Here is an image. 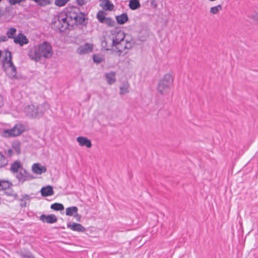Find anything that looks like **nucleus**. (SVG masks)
Instances as JSON below:
<instances>
[{
    "label": "nucleus",
    "instance_id": "bb28decb",
    "mask_svg": "<svg viewBox=\"0 0 258 258\" xmlns=\"http://www.w3.org/2000/svg\"><path fill=\"white\" fill-rule=\"evenodd\" d=\"M50 208L55 211H61L64 209V206L62 204L55 203L51 205Z\"/></svg>",
    "mask_w": 258,
    "mask_h": 258
},
{
    "label": "nucleus",
    "instance_id": "37998d69",
    "mask_svg": "<svg viewBox=\"0 0 258 258\" xmlns=\"http://www.w3.org/2000/svg\"><path fill=\"white\" fill-rule=\"evenodd\" d=\"M8 40V38L5 36H0V43L2 42H5Z\"/></svg>",
    "mask_w": 258,
    "mask_h": 258
},
{
    "label": "nucleus",
    "instance_id": "9d476101",
    "mask_svg": "<svg viewBox=\"0 0 258 258\" xmlns=\"http://www.w3.org/2000/svg\"><path fill=\"white\" fill-rule=\"evenodd\" d=\"M39 219L44 223L49 224L54 223L57 221V217L54 214H50L48 215L42 214L40 216Z\"/></svg>",
    "mask_w": 258,
    "mask_h": 258
},
{
    "label": "nucleus",
    "instance_id": "a878e982",
    "mask_svg": "<svg viewBox=\"0 0 258 258\" xmlns=\"http://www.w3.org/2000/svg\"><path fill=\"white\" fill-rule=\"evenodd\" d=\"M16 31L17 30L15 28H10L8 29L6 34L8 38L14 39V38L15 37V35H16Z\"/></svg>",
    "mask_w": 258,
    "mask_h": 258
},
{
    "label": "nucleus",
    "instance_id": "f257e3e1",
    "mask_svg": "<svg viewBox=\"0 0 258 258\" xmlns=\"http://www.w3.org/2000/svg\"><path fill=\"white\" fill-rule=\"evenodd\" d=\"M53 54L52 46L47 41H44L37 46L34 47L29 51L28 54L29 58L36 62L40 61L42 57L49 59Z\"/></svg>",
    "mask_w": 258,
    "mask_h": 258
},
{
    "label": "nucleus",
    "instance_id": "2eb2a0df",
    "mask_svg": "<svg viewBox=\"0 0 258 258\" xmlns=\"http://www.w3.org/2000/svg\"><path fill=\"white\" fill-rule=\"evenodd\" d=\"M116 20L118 24L123 25L128 20V18L126 13H122L120 15L115 16Z\"/></svg>",
    "mask_w": 258,
    "mask_h": 258
},
{
    "label": "nucleus",
    "instance_id": "20e7f679",
    "mask_svg": "<svg viewBox=\"0 0 258 258\" xmlns=\"http://www.w3.org/2000/svg\"><path fill=\"white\" fill-rule=\"evenodd\" d=\"M12 56L11 51H5V57L3 61V66L8 76L10 78H14L17 76V70L12 61Z\"/></svg>",
    "mask_w": 258,
    "mask_h": 258
},
{
    "label": "nucleus",
    "instance_id": "c756f323",
    "mask_svg": "<svg viewBox=\"0 0 258 258\" xmlns=\"http://www.w3.org/2000/svg\"><path fill=\"white\" fill-rule=\"evenodd\" d=\"M222 10V7L221 5L211 7L210 9V13L213 14H217L220 11Z\"/></svg>",
    "mask_w": 258,
    "mask_h": 258
},
{
    "label": "nucleus",
    "instance_id": "412c9836",
    "mask_svg": "<svg viewBox=\"0 0 258 258\" xmlns=\"http://www.w3.org/2000/svg\"><path fill=\"white\" fill-rule=\"evenodd\" d=\"M124 46V42H117V43L112 44V46L115 47L116 51L118 52L119 55L122 53L125 48H123Z\"/></svg>",
    "mask_w": 258,
    "mask_h": 258
},
{
    "label": "nucleus",
    "instance_id": "f3484780",
    "mask_svg": "<svg viewBox=\"0 0 258 258\" xmlns=\"http://www.w3.org/2000/svg\"><path fill=\"white\" fill-rule=\"evenodd\" d=\"M23 168L22 165L20 162L18 161H15L13 163H12L11 165L10 170L13 173H17L21 170V169Z\"/></svg>",
    "mask_w": 258,
    "mask_h": 258
},
{
    "label": "nucleus",
    "instance_id": "0eeeda50",
    "mask_svg": "<svg viewBox=\"0 0 258 258\" xmlns=\"http://www.w3.org/2000/svg\"><path fill=\"white\" fill-rule=\"evenodd\" d=\"M24 131V127L22 124H17L12 129L4 130L3 136L6 138L16 137L22 134Z\"/></svg>",
    "mask_w": 258,
    "mask_h": 258
},
{
    "label": "nucleus",
    "instance_id": "cd10ccee",
    "mask_svg": "<svg viewBox=\"0 0 258 258\" xmlns=\"http://www.w3.org/2000/svg\"><path fill=\"white\" fill-rule=\"evenodd\" d=\"M96 17L100 23H103L106 18L105 16V13L102 11H99L96 15Z\"/></svg>",
    "mask_w": 258,
    "mask_h": 258
},
{
    "label": "nucleus",
    "instance_id": "7ed1b4c3",
    "mask_svg": "<svg viewBox=\"0 0 258 258\" xmlns=\"http://www.w3.org/2000/svg\"><path fill=\"white\" fill-rule=\"evenodd\" d=\"M70 21L69 18L68 10H67L66 12L60 13L58 15L57 20L53 22V25L56 31L63 32L67 30L70 29V28H73Z\"/></svg>",
    "mask_w": 258,
    "mask_h": 258
},
{
    "label": "nucleus",
    "instance_id": "49530a36",
    "mask_svg": "<svg viewBox=\"0 0 258 258\" xmlns=\"http://www.w3.org/2000/svg\"><path fill=\"white\" fill-rule=\"evenodd\" d=\"M21 206L22 207H26V203H24V204H21Z\"/></svg>",
    "mask_w": 258,
    "mask_h": 258
},
{
    "label": "nucleus",
    "instance_id": "b1692460",
    "mask_svg": "<svg viewBox=\"0 0 258 258\" xmlns=\"http://www.w3.org/2000/svg\"><path fill=\"white\" fill-rule=\"evenodd\" d=\"M92 47L88 43H86L84 46L81 47L78 49L80 54H85L88 52L89 50H91Z\"/></svg>",
    "mask_w": 258,
    "mask_h": 258
},
{
    "label": "nucleus",
    "instance_id": "c9c22d12",
    "mask_svg": "<svg viewBox=\"0 0 258 258\" xmlns=\"http://www.w3.org/2000/svg\"><path fill=\"white\" fill-rule=\"evenodd\" d=\"M70 0H55L54 4L56 6L62 7L64 6Z\"/></svg>",
    "mask_w": 258,
    "mask_h": 258
},
{
    "label": "nucleus",
    "instance_id": "6e6552de",
    "mask_svg": "<svg viewBox=\"0 0 258 258\" xmlns=\"http://www.w3.org/2000/svg\"><path fill=\"white\" fill-rule=\"evenodd\" d=\"M16 175L18 180L22 182L33 178V176L30 175L24 168L21 169Z\"/></svg>",
    "mask_w": 258,
    "mask_h": 258
},
{
    "label": "nucleus",
    "instance_id": "72a5a7b5",
    "mask_svg": "<svg viewBox=\"0 0 258 258\" xmlns=\"http://www.w3.org/2000/svg\"><path fill=\"white\" fill-rule=\"evenodd\" d=\"M103 60V57L100 54H95L93 56V61L97 63H100Z\"/></svg>",
    "mask_w": 258,
    "mask_h": 258
},
{
    "label": "nucleus",
    "instance_id": "f704fd0d",
    "mask_svg": "<svg viewBox=\"0 0 258 258\" xmlns=\"http://www.w3.org/2000/svg\"><path fill=\"white\" fill-rule=\"evenodd\" d=\"M21 258H36L31 252H28L27 253L21 252L19 253Z\"/></svg>",
    "mask_w": 258,
    "mask_h": 258
},
{
    "label": "nucleus",
    "instance_id": "09e8293b",
    "mask_svg": "<svg viewBox=\"0 0 258 258\" xmlns=\"http://www.w3.org/2000/svg\"><path fill=\"white\" fill-rule=\"evenodd\" d=\"M2 0H0V2L2 1Z\"/></svg>",
    "mask_w": 258,
    "mask_h": 258
},
{
    "label": "nucleus",
    "instance_id": "4468645a",
    "mask_svg": "<svg viewBox=\"0 0 258 258\" xmlns=\"http://www.w3.org/2000/svg\"><path fill=\"white\" fill-rule=\"evenodd\" d=\"M40 192L43 197L52 196L54 192L52 186L51 185L42 187L40 190Z\"/></svg>",
    "mask_w": 258,
    "mask_h": 258
},
{
    "label": "nucleus",
    "instance_id": "4c0bfd02",
    "mask_svg": "<svg viewBox=\"0 0 258 258\" xmlns=\"http://www.w3.org/2000/svg\"><path fill=\"white\" fill-rule=\"evenodd\" d=\"M25 1V0H9V2L11 5H15Z\"/></svg>",
    "mask_w": 258,
    "mask_h": 258
},
{
    "label": "nucleus",
    "instance_id": "4be33fe9",
    "mask_svg": "<svg viewBox=\"0 0 258 258\" xmlns=\"http://www.w3.org/2000/svg\"><path fill=\"white\" fill-rule=\"evenodd\" d=\"M12 149L17 154L19 155L21 153V143L19 142H14L12 145Z\"/></svg>",
    "mask_w": 258,
    "mask_h": 258
},
{
    "label": "nucleus",
    "instance_id": "de8ad7c7",
    "mask_svg": "<svg viewBox=\"0 0 258 258\" xmlns=\"http://www.w3.org/2000/svg\"><path fill=\"white\" fill-rule=\"evenodd\" d=\"M105 49H106V50H109L110 49H109V48H105Z\"/></svg>",
    "mask_w": 258,
    "mask_h": 258
},
{
    "label": "nucleus",
    "instance_id": "f8f14e48",
    "mask_svg": "<svg viewBox=\"0 0 258 258\" xmlns=\"http://www.w3.org/2000/svg\"><path fill=\"white\" fill-rule=\"evenodd\" d=\"M32 170L34 173L41 174L46 172L47 169L44 166H40L39 163H35L32 165Z\"/></svg>",
    "mask_w": 258,
    "mask_h": 258
},
{
    "label": "nucleus",
    "instance_id": "79ce46f5",
    "mask_svg": "<svg viewBox=\"0 0 258 258\" xmlns=\"http://www.w3.org/2000/svg\"><path fill=\"white\" fill-rule=\"evenodd\" d=\"M151 4L153 8H156L157 6V2L156 0H152Z\"/></svg>",
    "mask_w": 258,
    "mask_h": 258
},
{
    "label": "nucleus",
    "instance_id": "dca6fc26",
    "mask_svg": "<svg viewBox=\"0 0 258 258\" xmlns=\"http://www.w3.org/2000/svg\"><path fill=\"white\" fill-rule=\"evenodd\" d=\"M115 75L116 74L114 72H111L105 74V79L108 84L111 85L116 81Z\"/></svg>",
    "mask_w": 258,
    "mask_h": 258
},
{
    "label": "nucleus",
    "instance_id": "9b49d317",
    "mask_svg": "<svg viewBox=\"0 0 258 258\" xmlns=\"http://www.w3.org/2000/svg\"><path fill=\"white\" fill-rule=\"evenodd\" d=\"M67 227L73 231H77L79 232H84L86 231V228L84 226H83L81 224L75 222L68 223L67 224Z\"/></svg>",
    "mask_w": 258,
    "mask_h": 258
},
{
    "label": "nucleus",
    "instance_id": "c03bdc74",
    "mask_svg": "<svg viewBox=\"0 0 258 258\" xmlns=\"http://www.w3.org/2000/svg\"><path fill=\"white\" fill-rule=\"evenodd\" d=\"M74 217L76 218L78 221L79 222L80 221L81 216L80 214H78V213L74 215Z\"/></svg>",
    "mask_w": 258,
    "mask_h": 258
},
{
    "label": "nucleus",
    "instance_id": "ea45409f",
    "mask_svg": "<svg viewBox=\"0 0 258 258\" xmlns=\"http://www.w3.org/2000/svg\"><path fill=\"white\" fill-rule=\"evenodd\" d=\"M132 47V44L130 41H126L125 43H124V46H123V48L127 49H129L131 48Z\"/></svg>",
    "mask_w": 258,
    "mask_h": 258
},
{
    "label": "nucleus",
    "instance_id": "ddd939ff",
    "mask_svg": "<svg viewBox=\"0 0 258 258\" xmlns=\"http://www.w3.org/2000/svg\"><path fill=\"white\" fill-rule=\"evenodd\" d=\"M77 141L81 146H86L88 148H91L92 146L91 141L88 139L86 137L81 136L78 137L77 138Z\"/></svg>",
    "mask_w": 258,
    "mask_h": 258
},
{
    "label": "nucleus",
    "instance_id": "1a4fd4ad",
    "mask_svg": "<svg viewBox=\"0 0 258 258\" xmlns=\"http://www.w3.org/2000/svg\"><path fill=\"white\" fill-rule=\"evenodd\" d=\"M14 42L15 43L18 44L20 46H22L24 44H28L29 43V40L23 33H20L14 38Z\"/></svg>",
    "mask_w": 258,
    "mask_h": 258
},
{
    "label": "nucleus",
    "instance_id": "a211bd4d",
    "mask_svg": "<svg viewBox=\"0 0 258 258\" xmlns=\"http://www.w3.org/2000/svg\"><path fill=\"white\" fill-rule=\"evenodd\" d=\"M125 35L123 32L119 31L117 33L116 35L112 39V44L117 43L120 42H125L124 41Z\"/></svg>",
    "mask_w": 258,
    "mask_h": 258
},
{
    "label": "nucleus",
    "instance_id": "e433bc0d",
    "mask_svg": "<svg viewBox=\"0 0 258 258\" xmlns=\"http://www.w3.org/2000/svg\"><path fill=\"white\" fill-rule=\"evenodd\" d=\"M5 153L8 157H11L14 154V151L12 148L9 149L8 150L5 151Z\"/></svg>",
    "mask_w": 258,
    "mask_h": 258
},
{
    "label": "nucleus",
    "instance_id": "473e14b6",
    "mask_svg": "<svg viewBox=\"0 0 258 258\" xmlns=\"http://www.w3.org/2000/svg\"><path fill=\"white\" fill-rule=\"evenodd\" d=\"M119 94L120 95H123L129 92L128 85L124 84L122 86H120Z\"/></svg>",
    "mask_w": 258,
    "mask_h": 258
},
{
    "label": "nucleus",
    "instance_id": "6ab92c4d",
    "mask_svg": "<svg viewBox=\"0 0 258 258\" xmlns=\"http://www.w3.org/2000/svg\"><path fill=\"white\" fill-rule=\"evenodd\" d=\"M78 211V208L76 206L70 207L66 208V214L69 216H74V215L77 214Z\"/></svg>",
    "mask_w": 258,
    "mask_h": 258
},
{
    "label": "nucleus",
    "instance_id": "423d86ee",
    "mask_svg": "<svg viewBox=\"0 0 258 258\" xmlns=\"http://www.w3.org/2000/svg\"><path fill=\"white\" fill-rule=\"evenodd\" d=\"M47 103H43L39 107L34 104L29 105L25 107L24 112L25 114L31 118H34L37 116L42 115L45 110L48 108Z\"/></svg>",
    "mask_w": 258,
    "mask_h": 258
},
{
    "label": "nucleus",
    "instance_id": "a19ab883",
    "mask_svg": "<svg viewBox=\"0 0 258 258\" xmlns=\"http://www.w3.org/2000/svg\"><path fill=\"white\" fill-rule=\"evenodd\" d=\"M76 3L80 6H83L85 5L87 3V2L85 0H76Z\"/></svg>",
    "mask_w": 258,
    "mask_h": 258
},
{
    "label": "nucleus",
    "instance_id": "a18cd8bd",
    "mask_svg": "<svg viewBox=\"0 0 258 258\" xmlns=\"http://www.w3.org/2000/svg\"><path fill=\"white\" fill-rule=\"evenodd\" d=\"M3 105H4L3 97L2 95H0V108L3 106Z\"/></svg>",
    "mask_w": 258,
    "mask_h": 258
},
{
    "label": "nucleus",
    "instance_id": "39448f33",
    "mask_svg": "<svg viewBox=\"0 0 258 258\" xmlns=\"http://www.w3.org/2000/svg\"><path fill=\"white\" fill-rule=\"evenodd\" d=\"M173 82L172 76L169 74H165L159 82L157 87L158 91L163 95L168 94Z\"/></svg>",
    "mask_w": 258,
    "mask_h": 258
},
{
    "label": "nucleus",
    "instance_id": "f03ea898",
    "mask_svg": "<svg viewBox=\"0 0 258 258\" xmlns=\"http://www.w3.org/2000/svg\"><path fill=\"white\" fill-rule=\"evenodd\" d=\"M69 18L70 19L72 27H86L88 23L87 14L82 12L78 8H72L68 10Z\"/></svg>",
    "mask_w": 258,
    "mask_h": 258
},
{
    "label": "nucleus",
    "instance_id": "393cba45",
    "mask_svg": "<svg viewBox=\"0 0 258 258\" xmlns=\"http://www.w3.org/2000/svg\"><path fill=\"white\" fill-rule=\"evenodd\" d=\"M100 6L103 8V9L106 11H112L114 9V5L111 3L109 0H105V4L104 6L103 7L101 4Z\"/></svg>",
    "mask_w": 258,
    "mask_h": 258
},
{
    "label": "nucleus",
    "instance_id": "58836bf2",
    "mask_svg": "<svg viewBox=\"0 0 258 258\" xmlns=\"http://www.w3.org/2000/svg\"><path fill=\"white\" fill-rule=\"evenodd\" d=\"M31 198L30 197L29 195L25 194L22 196V198L20 199L19 200L20 201H24L26 200H30Z\"/></svg>",
    "mask_w": 258,
    "mask_h": 258
},
{
    "label": "nucleus",
    "instance_id": "c85d7f7f",
    "mask_svg": "<svg viewBox=\"0 0 258 258\" xmlns=\"http://www.w3.org/2000/svg\"><path fill=\"white\" fill-rule=\"evenodd\" d=\"M103 23L110 27H114L115 24V21L110 17H106Z\"/></svg>",
    "mask_w": 258,
    "mask_h": 258
},
{
    "label": "nucleus",
    "instance_id": "aec40b11",
    "mask_svg": "<svg viewBox=\"0 0 258 258\" xmlns=\"http://www.w3.org/2000/svg\"><path fill=\"white\" fill-rule=\"evenodd\" d=\"M12 185V183L5 180H0V190H4L8 189Z\"/></svg>",
    "mask_w": 258,
    "mask_h": 258
},
{
    "label": "nucleus",
    "instance_id": "5701e85b",
    "mask_svg": "<svg viewBox=\"0 0 258 258\" xmlns=\"http://www.w3.org/2000/svg\"><path fill=\"white\" fill-rule=\"evenodd\" d=\"M128 6L131 10H135L140 7V3L139 0H131Z\"/></svg>",
    "mask_w": 258,
    "mask_h": 258
},
{
    "label": "nucleus",
    "instance_id": "7c9ffc66",
    "mask_svg": "<svg viewBox=\"0 0 258 258\" xmlns=\"http://www.w3.org/2000/svg\"><path fill=\"white\" fill-rule=\"evenodd\" d=\"M4 194L8 197H11L14 199H17L18 198V195L14 192L13 190L8 189L4 192Z\"/></svg>",
    "mask_w": 258,
    "mask_h": 258
},
{
    "label": "nucleus",
    "instance_id": "2f4dec72",
    "mask_svg": "<svg viewBox=\"0 0 258 258\" xmlns=\"http://www.w3.org/2000/svg\"><path fill=\"white\" fill-rule=\"evenodd\" d=\"M8 164V160L3 154L0 152V167H4Z\"/></svg>",
    "mask_w": 258,
    "mask_h": 258
}]
</instances>
